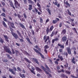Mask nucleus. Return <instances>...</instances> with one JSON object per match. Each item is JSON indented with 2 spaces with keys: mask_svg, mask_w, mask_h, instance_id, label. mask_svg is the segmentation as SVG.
Here are the masks:
<instances>
[{
  "mask_svg": "<svg viewBox=\"0 0 78 78\" xmlns=\"http://www.w3.org/2000/svg\"><path fill=\"white\" fill-rule=\"evenodd\" d=\"M43 40H44V42L45 43H46V44H47L48 45V43L49 44H51V41L50 40V37H49V36L47 37V36L44 35L43 37ZM48 41L47 42V41H48Z\"/></svg>",
  "mask_w": 78,
  "mask_h": 78,
  "instance_id": "1",
  "label": "nucleus"
},
{
  "mask_svg": "<svg viewBox=\"0 0 78 78\" xmlns=\"http://www.w3.org/2000/svg\"><path fill=\"white\" fill-rule=\"evenodd\" d=\"M53 28H54V27H53V25H52L50 27L49 29V27H48L47 28V29L46 30L47 34H48L49 33V32H51L52 31H53Z\"/></svg>",
  "mask_w": 78,
  "mask_h": 78,
  "instance_id": "2",
  "label": "nucleus"
},
{
  "mask_svg": "<svg viewBox=\"0 0 78 78\" xmlns=\"http://www.w3.org/2000/svg\"><path fill=\"white\" fill-rule=\"evenodd\" d=\"M14 5L16 8H18L19 7H20V5L19 4L17 0H14Z\"/></svg>",
  "mask_w": 78,
  "mask_h": 78,
  "instance_id": "3",
  "label": "nucleus"
},
{
  "mask_svg": "<svg viewBox=\"0 0 78 78\" xmlns=\"http://www.w3.org/2000/svg\"><path fill=\"white\" fill-rule=\"evenodd\" d=\"M33 49L34 50V51H35L36 52V53H38L39 54V55H40V56H41V57L42 58H43V59H44V55H42L41 53L39 52V51L38 50H37V49H36L34 48H33Z\"/></svg>",
  "mask_w": 78,
  "mask_h": 78,
  "instance_id": "4",
  "label": "nucleus"
},
{
  "mask_svg": "<svg viewBox=\"0 0 78 78\" xmlns=\"http://www.w3.org/2000/svg\"><path fill=\"white\" fill-rule=\"evenodd\" d=\"M4 50L7 53H8L9 54H12V52L10 50L9 48H8L6 47L4 48Z\"/></svg>",
  "mask_w": 78,
  "mask_h": 78,
  "instance_id": "5",
  "label": "nucleus"
},
{
  "mask_svg": "<svg viewBox=\"0 0 78 78\" xmlns=\"http://www.w3.org/2000/svg\"><path fill=\"white\" fill-rule=\"evenodd\" d=\"M32 11L33 12H34V13L36 12V14L38 13V15H41V14H42V13L40 12H38V10H37L36 8H34V10L33 9L32 10Z\"/></svg>",
  "mask_w": 78,
  "mask_h": 78,
  "instance_id": "6",
  "label": "nucleus"
},
{
  "mask_svg": "<svg viewBox=\"0 0 78 78\" xmlns=\"http://www.w3.org/2000/svg\"><path fill=\"white\" fill-rule=\"evenodd\" d=\"M11 34L13 36V37H15L16 39H17L19 38V36H18L17 34H16V33L12 32L11 33Z\"/></svg>",
  "mask_w": 78,
  "mask_h": 78,
  "instance_id": "7",
  "label": "nucleus"
},
{
  "mask_svg": "<svg viewBox=\"0 0 78 78\" xmlns=\"http://www.w3.org/2000/svg\"><path fill=\"white\" fill-rule=\"evenodd\" d=\"M8 24L10 25L11 27L12 28H16V27L14 26V23L13 22H11L10 21H8Z\"/></svg>",
  "mask_w": 78,
  "mask_h": 78,
  "instance_id": "8",
  "label": "nucleus"
},
{
  "mask_svg": "<svg viewBox=\"0 0 78 78\" xmlns=\"http://www.w3.org/2000/svg\"><path fill=\"white\" fill-rule=\"evenodd\" d=\"M37 5L38 7H39V8H37V9L41 12H42V10H41V5L39 4V2H37Z\"/></svg>",
  "mask_w": 78,
  "mask_h": 78,
  "instance_id": "9",
  "label": "nucleus"
},
{
  "mask_svg": "<svg viewBox=\"0 0 78 78\" xmlns=\"http://www.w3.org/2000/svg\"><path fill=\"white\" fill-rule=\"evenodd\" d=\"M66 50L67 51L69 55H71L72 54L71 50L69 47L66 48Z\"/></svg>",
  "mask_w": 78,
  "mask_h": 78,
  "instance_id": "10",
  "label": "nucleus"
},
{
  "mask_svg": "<svg viewBox=\"0 0 78 78\" xmlns=\"http://www.w3.org/2000/svg\"><path fill=\"white\" fill-rule=\"evenodd\" d=\"M44 51L45 53L46 54H47V49L49 48V46L48 45H46L44 47Z\"/></svg>",
  "mask_w": 78,
  "mask_h": 78,
  "instance_id": "11",
  "label": "nucleus"
},
{
  "mask_svg": "<svg viewBox=\"0 0 78 78\" xmlns=\"http://www.w3.org/2000/svg\"><path fill=\"white\" fill-rule=\"evenodd\" d=\"M9 2L10 3V6H11V7H12V8H13L14 9H15L16 8H15V7H14V4H13V3H12V1L10 0L9 1Z\"/></svg>",
  "mask_w": 78,
  "mask_h": 78,
  "instance_id": "12",
  "label": "nucleus"
},
{
  "mask_svg": "<svg viewBox=\"0 0 78 78\" xmlns=\"http://www.w3.org/2000/svg\"><path fill=\"white\" fill-rule=\"evenodd\" d=\"M19 75L20 77L22 78H25L26 77V76L24 74H22V73H19Z\"/></svg>",
  "mask_w": 78,
  "mask_h": 78,
  "instance_id": "13",
  "label": "nucleus"
},
{
  "mask_svg": "<svg viewBox=\"0 0 78 78\" xmlns=\"http://www.w3.org/2000/svg\"><path fill=\"white\" fill-rule=\"evenodd\" d=\"M58 46L60 47L61 48L63 49V50L64 48V44H58Z\"/></svg>",
  "mask_w": 78,
  "mask_h": 78,
  "instance_id": "14",
  "label": "nucleus"
},
{
  "mask_svg": "<svg viewBox=\"0 0 78 78\" xmlns=\"http://www.w3.org/2000/svg\"><path fill=\"white\" fill-rule=\"evenodd\" d=\"M67 37L64 36L62 38V42H66L67 41Z\"/></svg>",
  "mask_w": 78,
  "mask_h": 78,
  "instance_id": "15",
  "label": "nucleus"
},
{
  "mask_svg": "<svg viewBox=\"0 0 78 78\" xmlns=\"http://www.w3.org/2000/svg\"><path fill=\"white\" fill-rule=\"evenodd\" d=\"M66 2V0H64V3L65 4H66L67 6H69V7H70V5L68 2L66 1V2Z\"/></svg>",
  "mask_w": 78,
  "mask_h": 78,
  "instance_id": "16",
  "label": "nucleus"
},
{
  "mask_svg": "<svg viewBox=\"0 0 78 78\" xmlns=\"http://www.w3.org/2000/svg\"><path fill=\"white\" fill-rule=\"evenodd\" d=\"M33 61H34L35 62V63L37 64H39V63L37 61V59H36V58H33Z\"/></svg>",
  "mask_w": 78,
  "mask_h": 78,
  "instance_id": "17",
  "label": "nucleus"
},
{
  "mask_svg": "<svg viewBox=\"0 0 78 78\" xmlns=\"http://www.w3.org/2000/svg\"><path fill=\"white\" fill-rule=\"evenodd\" d=\"M5 38V40L7 42H9V40H8V37L6 35H4L3 36Z\"/></svg>",
  "mask_w": 78,
  "mask_h": 78,
  "instance_id": "18",
  "label": "nucleus"
},
{
  "mask_svg": "<svg viewBox=\"0 0 78 78\" xmlns=\"http://www.w3.org/2000/svg\"><path fill=\"white\" fill-rule=\"evenodd\" d=\"M19 25L20 26V27H21L22 28H23V29H26V28H25V26H24V25L22 24V23H19Z\"/></svg>",
  "mask_w": 78,
  "mask_h": 78,
  "instance_id": "19",
  "label": "nucleus"
},
{
  "mask_svg": "<svg viewBox=\"0 0 78 78\" xmlns=\"http://www.w3.org/2000/svg\"><path fill=\"white\" fill-rule=\"evenodd\" d=\"M65 29H64L62 30V32L61 34H62V35H63L64 34H66V30Z\"/></svg>",
  "mask_w": 78,
  "mask_h": 78,
  "instance_id": "20",
  "label": "nucleus"
},
{
  "mask_svg": "<svg viewBox=\"0 0 78 78\" xmlns=\"http://www.w3.org/2000/svg\"><path fill=\"white\" fill-rule=\"evenodd\" d=\"M32 69L33 70H30V72L33 73L34 75H36V73H35V72H34V67L33 66H32L31 67Z\"/></svg>",
  "mask_w": 78,
  "mask_h": 78,
  "instance_id": "21",
  "label": "nucleus"
},
{
  "mask_svg": "<svg viewBox=\"0 0 78 78\" xmlns=\"http://www.w3.org/2000/svg\"><path fill=\"white\" fill-rule=\"evenodd\" d=\"M9 72H11L12 73V74H13V75H16V73H15V72L13 71V69L9 68Z\"/></svg>",
  "mask_w": 78,
  "mask_h": 78,
  "instance_id": "22",
  "label": "nucleus"
},
{
  "mask_svg": "<svg viewBox=\"0 0 78 78\" xmlns=\"http://www.w3.org/2000/svg\"><path fill=\"white\" fill-rule=\"evenodd\" d=\"M35 69L37 70V71H39V72H42V69H40V68L36 66L35 67Z\"/></svg>",
  "mask_w": 78,
  "mask_h": 78,
  "instance_id": "23",
  "label": "nucleus"
},
{
  "mask_svg": "<svg viewBox=\"0 0 78 78\" xmlns=\"http://www.w3.org/2000/svg\"><path fill=\"white\" fill-rule=\"evenodd\" d=\"M24 60L26 61H27V62H28V63H29L30 64V63H31V61L28 59H27V58H24Z\"/></svg>",
  "mask_w": 78,
  "mask_h": 78,
  "instance_id": "24",
  "label": "nucleus"
},
{
  "mask_svg": "<svg viewBox=\"0 0 78 78\" xmlns=\"http://www.w3.org/2000/svg\"><path fill=\"white\" fill-rule=\"evenodd\" d=\"M29 7L28 8V10H30V11H31V10H32V9H33V6L31 5H29Z\"/></svg>",
  "mask_w": 78,
  "mask_h": 78,
  "instance_id": "25",
  "label": "nucleus"
},
{
  "mask_svg": "<svg viewBox=\"0 0 78 78\" xmlns=\"http://www.w3.org/2000/svg\"><path fill=\"white\" fill-rule=\"evenodd\" d=\"M2 24L5 28H7L8 27V26L6 25V23H5V21H3L2 22Z\"/></svg>",
  "mask_w": 78,
  "mask_h": 78,
  "instance_id": "26",
  "label": "nucleus"
},
{
  "mask_svg": "<svg viewBox=\"0 0 78 78\" xmlns=\"http://www.w3.org/2000/svg\"><path fill=\"white\" fill-rule=\"evenodd\" d=\"M58 58H59V59H60L62 61L63 60V58L62 57V56H60V55H58Z\"/></svg>",
  "mask_w": 78,
  "mask_h": 78,
  "instance_id": "27",
  "label": "nucleus"
},
{
  "mask_svg": "<svg viewBox=\"0 0 78 78\" xmlns=\"http://www.w3.org/2000/svg\"><path fill=\"white\" fill-rule=\"evenodd\" d=\"M46 10H47V11L48 12V13H49V15H51V11H50V9H49V8H47Z\"/></svg>",
  "mask_w": 78,
  "mask_h": 78,
  "instance_id": "28",
  "label": "nucleus"
},
{
  "mask_svg": "<svg viewBox=\"0 0 78 78\" xmlns=\"http://www.w3.org/2000/svg\"><path fill=\"white\" fill-rule=\"evenodd\" d=\"M72 62L73 64H76V62L75 61V58L73 57V58L72 59Z\"/></svg>",
  "mask_w": 78,
  "mask_h": 78,
  "instance_id": "29",
  "label": "nucleus"
},
{
  "mask_svg": "<svg viewBox=\"0 0 78 78\" xmlns=\"http://www.w3.org/2000/svg\"><path fill=\"white\" fill-rule=\"evenodd\" d=\"M62 51H63V49L62 48H60L59 49V52L60 53L61 55H64V53H62Z\"/></svg>",
  "mask_w": 78,
  "mask_h": 78,
  "instance_id": "30",
  "label": "nucleus"
},
{
  "mask_svg": "<svg viewBox=\"0 0 78 78\" xmlns=\"http://www.w3.org/2000/svg\"><path fill=\"white\" fill-rule=\"evenodd\" d=\"M73 49L74 50V54L75 55H76V51H75V50H76V48L75 47H74L73 48Z\"/></svg>",
  "mask_w": 78,
  "mask_h": 78,
  "instance_id": "31",
  "label": "nucleus"
},
{
  "mask_svg": "<svg viewBox=\"0 0 78 78\" xmlns=\"http://www.w3.org/2000/svg\"><path fill=\"white\" fill-rule=\"evenodd\" d=\"M65 73L66 74H68V75H70L71 72L69 71H65Z\"/></svg>",
  "mask_w": 78,
  "mask_h": 78,
  "instance_id": "32",
  "label": "nucleus"
},
{
  "mask_svg": "<svg viewBox=\"0 0 78 78\" xmlns=\"http://www.w3.org/2000/svg\"><path fill=\"white\" fill-rule=\"evenodd\" d=\"M0 42L2 44L4 43V40L1 37L0 38Z\"/></svg>",
  "mask_w": 78,
  "mask_h": 78,
  "instance_id": "33",
  "label": "nucleus"
},
{
  "mask_svg": "<svg viewBox=\"0 0 78 78\" xmlns=\"http://www.w3.org/2000/svg\"><path fill=\"white\" fill-rule=\"evenodd\" d=\"M28 2H29V3H31L32 5H33L34 4V2L32 1L31 0H27Z\"/></svg>",
  "mask_w": 78,
  "mask_h": 78,
  "instance_id": "34",
  "label": "nucleus"
},
{
  "mask_svg": "<svg viewBox=\"0 0 78 78\" xmlns=\"http://www.w3.org/2000/svg\"><path fill=\"white\" fill-rule=\"evenodd\" d=\"M64 66L65 67V69L66 68H67V67H69V64H68V63H66L65 65H64Z\"/></svg>",
  "mask_w": 78,
  "mask_h": 78,
  "instance_id": "35",
  "label": "nucleus"
},
{
  "mask_svg": "<svg viewBox=\"0 0 78 78\" xmlns=\"http://www.w3.org/2000/svg\"><path fill=\"white\" fill-rule=\"evenodd\" d=\"M53 3L54 5H56V6H57L58 5V2L57 1H55V2H53Z\"/></svg>",
  "mask_w": 78,
  "mask_h": 78,
  "instance_id": "36",
  "label": "nucleus"
},
{
  "mask_svg": "<svg viewBox=\"0 0 78 78\" xmlns=\"http://www.w3.org/2000/svg\"><path fill=\"white\" fill-rule=\"evenodd\" d=\"M1 16L4 17H6V15L4 13H2L1 14Z\"/></svg>",
  "mask_w": 78,
  "mask_h": 78,
  "instance_id": "37",
  "label": "nucleus"
},
{
  "mask_svg": "<svg viewBox=\"0 0 78 78\" xmlns=\"http://www.w3.org/2000/svg\"><path fill=\"white\" fill-rule=\"evenodd\" d=\"M6 55H7V57H8L9 59H12V57H10V55L9 54H6Z\"/></svg>",
  "mask_w": 78,
  "mask_h": 78,
  "instance_id": "38",
  "label": "nucleus"
},
{
  "mask_svg": "<svg viewBox=\"0 0 78 78\" xmlns=\"http://www.w3.org/2000/svg\"><path fill=\"white\" fill-rule=\"evenodd\" d=\"M67 11H68L69 15V16H72V13H71V12H70V10H69V9H68L67 10Z\"/></svg>",
  "mask_w": 78,
  "mask_h": 78,
  "instance_id": "39",
  "label": "nucleus"
},
{
  "mask_svg": "<svg viewBox=\"0 0 78 78\" xmlns=\"http://www.w3.org/2000/svg\"><path fill=\"white\" fill-rule=\"evenodd\" d=\"M57 22V21L56 20H53L52 21V23L54 24H56V23Z\"/></svg>",
  "mask_w": 78,
  "mask_h": 78,
  "instance_id": "40",
  "label": "nucleus"
},
{
  "mask_svg": "<svg viewBox=\"0 0 78 78\" xmlns=\"http://www.w3.org/2000/svg\"><path fill=\"white\" fill-rule=\"evenodd\" d=\"M54 35H55V32L54 31H53L51 34V37H53Z\"/></svg>",
  "mask_w": 78,
  "mask_h": 78,
  "instance_id": "41",
  "label": "nucleus"
},
{
  "mask_svg": "<svg viewBox=\"0 0 78 78\" xmlns=\"http://www.w3.org/2000/svg\"><path fill=\"white\" fill-rule=\"evenodd\" d=\"M26 39L29 42V43H30V44H31L32 42H31L30 41V39H29L28 37H27L26 38Z\"/></svg>",
  "mask_w": 78,
  "mask_h": 78,
  "instance_id": "42",
  "label": "nucleus"
},
{
  "mask_svg": "<svg viewBox=\"0 0 78 78\" xmlns=\"http://www.w3.org/2000/svg\"><path fill=\"white\" fill-rule=\"evenodd\" d=\"M63 55H66V57L67 58L68 56V53H67V52H64V53L63 54Z\"/></svg>",
  "mask_w": 78,
  "mask_h": 78,
  "instance_id": "43",
  "label": "nucleus"
},
{
  "mask_svg": "<svg viewBox=\"0 0 78 78\" xmlns=\"http://www.w3.org/2000/svg\"><path fill=\"white\" fill-rule=\"evenodd\" d=\"M72 29L75 31V32H76V33L78 34V33L77 32V31H76V30L75 28H73Z\"/></svg>",
  "mask_w": 78,
  "mask_h": 78,
  "instance_id": "44",
  "label": "nucleus"
},
{
  "mask_svg": "<svg viewBox=\"0 0 78 78\" xmlns=\"http://www.w3.org/2000/svg\"><path fill=\"white\" fill-rule=\"evenodd\" d=\"M55 39L52 40L51 41L52 44L53 45V44L55 43Z\"/></svg>",
  "mask_w": 78,
  "mask_h": 78,
  "instance_id": "45",
  "label": "nucleus"
},
{
  "mask_svg": "<svg viewBox=\"0 0 78 78\" xmlns=\"http://www.w3.org/2000/svg\"><path fill=\"white\" fill-rule=\"evenodd\" d=\"M41 67L42 69H43V70L44 71H45V70H46V68H45V67H44V66H41Z\"/></svg>",
  "mask_w": 78,
  "mask_h": 78,
  "instance_id": "46",
  "label": "nucleus"
},
{
  "mask_svg": "<svg viewBox=\"0 0 78 78\" xmlns=\"http://www.w3.org/2000/svg\"><path fill=\"white\" fill-rule=\"evenodd\" d=\"M68 44H69V40H67L65 44L66 45L68 46Z\"/></svg>",
  "mask_w": 78,
  "mask_h": 78,
  "instance_id": "47",
  "label": "nucleus"
},
{
  "mask_svg": "<svg viewBox=\"0 0 78 78\" xmlns=\"http://www.w3.org/2000/svg\"><path fill=\"white\" fill-rule=\"evenodd\" d=\"M15 51L16 52V56H17V53H19V51L17 50H15Z\"/></svg>",
  "mask_w": 78,
  "mask_h": 78,
  "instance_id": "48",
  "label": "nucleus"
},
{
  "mask_svg": "<svg viewBox=\"0 0 78 78\" xmlns=\"http://www.w3.org/2000/svg\"><path fill=\"white\" fill-rule=\"evenodd\" d=\"M40 23H43V20L42 19V18H40Z\"/></svg>",
  "mask_w": 78,
  "mask_h": 78,
  "instance_id": "49",
  "label": "nucleus"
},
{
  "mask_svg": "<svg viewBox=\"0 0 78 78\" xmlns=\"http://www.w3.org/2000/svg\"><path fill=\"white\" fill-rule=\"evenodd\" d=\"M57 70H59V69H60V66H59V65H58L57 66Z\"/></svg>",
  "mask_w": 78,
  "mask_h": 78,
  "instance_id": "50",
  "label": "nucleus"
},
{
  "mask_svg": "<svg viewBox=\"0 0 78 78\" xmlns=\"http://www.w3.org/2000/svg\"><path fill=\"white\" fill-rule=\"evenodd\" d=\"M31 32L32 33V34H33V35H34V30H30Z\"/></svg>",
  "mask_w": 78,
  "mask_h": 78,
  "instance_id": "51",
  "label": "nucleus"
},
{
  "mask_svg": "<svg viewBox=\"0 0 78 78\" xmlns=\"http://www.w3.org/2000/svg\"><path fill=\"white\" fill-rule=\"evenodd\" d=\"M61 76H62V77H63V78H65L66 76V75L62 74L61 75Z\"/></svg>",
  "mask_w": 78,
  "mask_h": 78,
  "instance_id": "52",
  "label": "nucleus"
},
{
  "mask_svg": "<svg viewBox=\"0 0 78 78\" xmlns=\"http://www.w3.org/2000/svg\"><path fill=\"white\" fill-rule=\"evenodd\" d=\"M54 40L55 41H59V38L56 37Z\"/></svg>",
  "mask_w": 78,
  "mask_h": 78,
  "instance_id": "53",
  "label": "nucleus"
},
{
  "mask_svg": "<svg viewBox=\"0 0 78 78\" xmlns=\"http://www.w3.org/2000/svg\"><path fill=\"white\" fill-rule=\"evenodd\" d=\"M19 36L22 39H23V36H22L21 34H20L19 35Z\"/></svg>",
  "mask_w": 78,
  "mask_h": 78,
  "instance_id": "54",
  "label": "nucleus"
},
{
  "mask_svg": "<svg viewBox=\"0 0 78 78\" xmlns=\"http://www.w3.org/2000/svg\"><path fill=\"white\" fill-rule=\"evenodd\" d=\"M24 4H27V0H23Z\"/></svg>",
  "mask_w": 78,
  "mask_h": 78,
  "instance_id": "55",
  "label": "nucleus"
},
{
  "mask_svg": "<svg viewBox=\"0 0 78 78\" xmlns=\"http://www.w3.org/2000/svg\"><path fill=\"white\" fill-rule=\"evenodd\" d=\"M2 11H3L4 12H6V10H5V9L4 8H2Z\"/></svg>",
  "mask_w": 78,
  "mask_h": 78,
  "instance_id": "56",
  "label": "nucleus"
},
{
  "mask_svg": "<svg viewBox=\"0 0 78 78\" xmlns=\"http://www.w3.org/2000/svg\"><path fill=\"white\" fill-rule=\"evenodd\" d=\"M45 67L46 69H47L48 70H50V68L48 67V66L47 65H45Z\"/></svg>",
  "mask_w": 78,
  "mask_h": 78,
  "instance_id": "57",
  "label": "nucleus"
},
{
  "mask_svg": "<svg viewBox=\"0 0 78 78\" xmlns=\"http://www.w3.org/2000/svg\"><path fill=\"white\" fill-rule=\"evenodd\" d=\"M12 54H15V51H14V49L12 48Z\"/></svg>",
  "mask_w": 78,
  "mask_h": 78,
  "instance_id": "58",
  "label": "nucleus"
},
{
  "mask_svg": "<svg viewBox=\"0 0 78 78\" xmlns=\"http://www.w3.org/2000/svg\"><path fill=\"white\" fill-rule=\"evenodd\" d=\"M17 16L19 19L21 18V16H20V14H17Z\"/></svg>",
  "mask_w": 78,
  "mask_h": 78,
  "instance_id": "59",
  "label": "nucleus"
},
{
  "mask_svg": "<svg viewBox=\"0 0 78 78\" xmlns=\"http://www.w3.org/2000/svg\"><path fill=\"white\" fill-rule=\"evenodd\" d=\"M3 62H8V60L7 59H5V60H2Z\"/></svg>",
  "mask_w": 78,
  "mask_h": 78,
  "instance_id": "60",
  "label": "nucleus"
},
{
  "mask_svg": "<svg viewBox=\"0 0 78 78\" xmlns=\"http://www.w3.org/2000/svg\"><path fill=\"white\" fill-rule=\"evenodd\" d=\"M23 14L25 19H27V16L26 15V14H25V13H24Z\"/></svg>",
  "mask_w": 78,
  "mask_h": 78,
  "instance_id": "61",
  "label": "nucleus"
},
{
  "mask_svg": "<svg viewBox=\"0 0 78 78\" xmlns=\"http://www.w3.org/2000/svg\"><path fill=\"white\" fill-rule=\"evenodd\" d=\"M65 26L66 28H70V27H69V26L67 25H65Z\"/></svg>",
  "mask_w": 78,
  "mask_h": 78,
  "instance_id": "62",
  "label": "nucleus"
},
{
  "mask_svg": "<svg viewBox=\"0 0 78 78\" xmlns=\"http://www.w3.org/2000/svg\"><path fill=\"white\" fill-rule=\"evenodd\" d=\"M17 69L18 70H19V71H21V69H20V68L19 67H17Z\"/></svg>",
  "mask_w": 78,
  "mask_h": 78,
  "instance_id": "63",
  "label": "nucleus"
},
{
  "mask_svg": "<svg viewBox=\"0 0 78 78\" xmlns=\"http://www.w3.org/2000/svg\"><path fill=\"white\" fill-rule=\"evenodd\" d=\"M1 3H2L3 6H5V3L4 2H2Z\"/></svg>",
  "mask_w": 78,
  "mask_h": 78,
  "instance_id": "64",
  "label": "nucleus"
}]
</instances>
